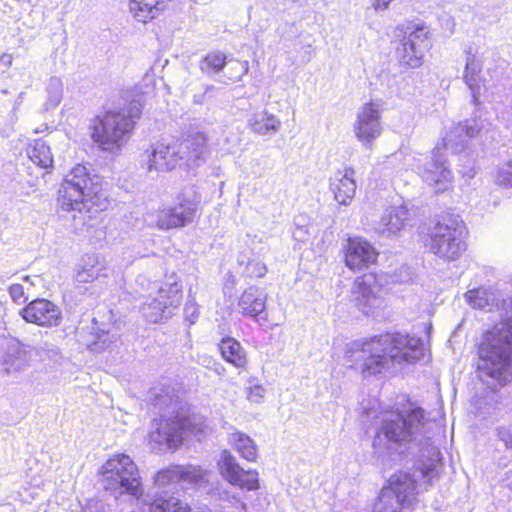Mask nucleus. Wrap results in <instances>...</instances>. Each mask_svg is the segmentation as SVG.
Returning a JSON list of instances; mask_svg holds the SVG:
<instances>
[{"label": "nucleus", "mask_w": 512, "mask_h": 512, "mask_svg": "<svg viewBox=\"0 0 512 512\" xmlns=\"http://www.w3.org/2000/svg\"><path fill=\"white\" fill-rule=\"evenodd\" d=\"M431 425L432 422L420 407L407 412L391 413L383 418L377 429L373 448L376 453L383 454L404 447L415 456L429 458L430 463L421 464L418 470L423 478L430 480L435 474V462L440 455L439 450L431 443Z\"/></svg>", "instance_id": "nucleus-1"}, {"label": "nucleus", "mask_w": 512, "mask_h": 512, "mask_svg": "<svg viewBox=\"0 0 512 512\" xmlns=\"http://www.w3.org/2000/svg\"><path fill=\"white\" fill-rule=\"evenodd\" d=\"M424 355L420 338L386 333L347 344L345 358L351 367L367 377L389 369L394 363L415 362Z\"/></svg>", "instance_id": "nucleus-2"}, {"label": "nucleus", "mask_w": 512, "mask_h": 512, "mask_svg": "<svg viewBox=\"0 0 512 512\" xmlns=\"http://www.w3.org/2000/svg\"><path fill=\"white\" fill-rule=\"evenodd\" d=\"M503 309L502 321L485 333L479 346V377L493 389L512 380V297Z\"/></svg>", "instance_id": "nucleus-3"}, {"label": "nucleus", "mask_w": 512, "mask_h": 512, "mask_svg": "<svg viewBox=\"0 0 512 512\" xmlns=\"http://www.w3.org/2000/svg\"><path fill=\"white\" fill-rule=\"evenodd\" d=\"M153 403L159 409L171 412L172 416L162 415L160 419H154L149 432V439L155 446L153 449L163 451L165 449H177L188 433H196L199 428L196 418L183 410L181 397L170 386L161 385L154 388Z\"/></svg>", "instance_id": "nucleus-4"}, {"label": "nucleus", "mask_w": 512, "mask_h": 512, "mask_svg": "<svg viewBox=\"0 0 512 512\" xmlns=\"http://www.w3.org/2000/svg\"><path fill=\"white\" fill-rule=\"evenodd\" d=\"M103 191V179L90 166L77 164L62 180L57 203L63 211H82L88 203L97 204Z\"/></svg>", "instance_id": "nucleus-5"}, {"label": "nucleus", "mask_w": 512, "mask_h": 512, "mask_svg": "<svg viewBox=\"0 0 512 512\" xmlns=\"http://www.w3.org/2000/svg\"><path fill=\"white\" fill-rule=\"evenodd\" d=\"M100 476L103 488L117 499L122 495L140 499L143 495L138 467L128 455H113L101 466Z\"/></svg>", "instance_id": "nucleus-6"}, {"label": "nucleus", "mask_w": 512, "mask_h": 512, "mask_svg": "<svg viewBox=\"0 0 512 512\" xmlns=\"http://www.w3.org/2000/svg\"><path fill=\"white\" fill-rule=\"evenodd\" d=\"M466 226L459 216L445 215L430 230L426 245L446 260L457 259L466 249Z\"/></svg>", "instance_id": "nucleus-7"}, {"label": "nucleus", "mask_w": 512, "mask_h": 512, "mask_svg": "<svg viewBox=\"0 0 512 512\" xmlns=\"http://www.w3.org/2000/svg\"><path fill=\"white\" fill-rule=\"evenodd\" d=\"M134 122L123 112L108 111L94 127L93 139L104 151L118 152L129 140Z\"/></svg>", "instance_id": "nucleus-8"}, {"label": "nucleus", "mask_w": 512, "mask_h": 512, "mask_svg": "<svg viewBox=\"0 0 512 512\" xmlns=\"http://www.w3.org/2000/svg\"><path fill=\"white\" fill-rule=\"evenodd\" d=\"M397 30L402 33V36L395 47L396 61L404 68H419L429 49L427 27L420 24H408L398 27Z\"/></svg>", "instance_id": "nucleus-9"}, {"label": "nucleus", "mask_w": 512, "mask_h": 512, "mask_svg": "<svg viewBox=\"0 0 512 512\" xmlns=\"http://www.w3.org/2000/svg\"><path fill=\"white\" fill-rule=\"evenodd\" d=\"M416 491L415 476L399 471L388 480L374 504L373 512H403L401 506L410 504Z\"/></svg>", "instance_id": "nucleus-10"}, {"label": "nucleus", "mask_w": 512, "mask_h": 512, "mask_svg": "<svg viewBox=\"0 0 512 512\" xmlns=\"http://www.w3.org/2000/svg\"><path fill=\"white\" fill-rule=\"evenodd\" d=\"M196 204L182 200L174 207L149 211L144 214V222L148 227L169 230L186 226L194 221Z\"/></svg>", "instance_id": "nucleus-11"}, {"label": "nucleus", "mask_w": 512, "mask_h": 512, "mask_svg": "<svg viewBox=\"0 0 512 512\" xmlns=\"http://www.w3.org/2000/svg\"><path fill=\"white\" fill-rule=\"evenodd\" d=\"M386 294L372 274L357 278L352 288L355 305L366 315H377L385 307Z\"/></svg>", "instance_id": "nucleus-12"}, {"label": "nucleus", "mask_w": 512, "mask_h": 512, "mask_svg": "<svg viewBox=\"0 0 512 512\" xmlns=\"http://www.w3.org/2000/svg\"><path fill=\"white\" fill-rule=\"evenodd\" d=\"M181 300V286L174 282L162 286L158 290L156 297H148L141 306V313L146 321L157 323L164 318H168L172 309L180 305Z\"/></svg>", "instance_id": "nucleus-13"}, {"label": "nucleus", "mask_w": 512, "mask_h": 512, "mask_svg": "<svg viewBox=\"0 0 512 512\" xmlns=\"http://www.w3.org/2000/svg\"><path fill=\"white\" fill-rule=\"evenodd\" d=\"M218 467L222 477L241 490L254 491L260 487L259 473L254 469L245 470L242 468L229 450L221 452Z\"/></svg>", "instance_id": "nucleus-14"}, {"label": "nucleus", "mask_w": 512, "mask_h": 512, "mask_svg": "<svg viewBox=\"0 0 512 512\" xmlns=\"http://www.w3.org/2000/svg\"><path fill=\"white\" fill-rule=\"evenodd\" d=\"M381 104L369 102L359 108L354 123L356 138L364 145H370L382 132Z\"/></svg>", "instance_id": "nucleus-15"}, {"label": "nucleus", "mask_w": 512, "mask_h": 512, "mask_svg": "<svg viewBox=\"0 0 512 512\" xmlns=\"http://www.w3.org/2000/svg\"><path fill=\"white\" fill-rule=\"evenodd\" d=\"M20 315L28 322L42 327H56L62 321V311L52 301L38 298L27 304Z\"/></svg>", "instance_id": "nucleus-16"}, {"label": "nucleus", "mask_w": 512, "mask_h": 512, "mask_svg": "<svg viewBox=\"0 0 512 512\" xmlns=\"http://www.w3.org/2000/svg\"><path fill=\"white\" fill-rule=\"evenodd\" d=\"M180 141L157 142L148 156V170L169 171L182 166Z\"/></svg>", "instance_id": "nucleus-17"}, {"label": "nucleus", "mask_w": 512, "mask_h": 512, "mask_svg": "<svg viewBox=\"0 0 512 512\" xmlns=\"http://www.w3.org/2000/svg\"><path fill=\"white\" fill-rule=\"evenodd\" d=\"M489 123L481 118V115L466 120L464 123L455 125L444 137L446 148L454 152H460L464 149L468 140L487 130Z\"/></svg>", "instance_id": "nucleus-18"}, {"label": "nucleus", "mask_w": 512, "mask_h": 512, "mask_svg": "<svg viewBox=\"0 0 512 512\" xmlns=\"http://www.w3.org/2000/svg\"><path fill=\"white\" fill-rule=\"evenodd\" d=\"M378 252L362 238H350L345 253V263L353 271L368 268L377 260Z\"/></svg>", "instance_id": "nucleus-19"}, {"label": "nucleus", "mask_w": 512, "mask_h": 512, "mask_svg": "<svg viewBox=\"0 0 512 512\" xmlns=\"http://www.w3.org/2000/svg\"><path fill=\"white\" fill-rule=\"evenodd\" d=\"M422 179L433 186L436 192L447 189L452 179L451 171L444 165L443 157L440 154V148L433 150L432 158L425 162L420 170Z\"/></svg>", "instance_id": "nucleus-20"}, {"label": "nucleus", "mask_w": 512, "mask_h": 512, "mask_svg": "<svg viewBox=\"0 0 512 512\" xmlns=\"http://www.w3.org/2000/svg\"><path fill=\"white\" fill-rule=\"evenodd\" d=\"M407 225H410V212L405 206H391L387 208L375 225L379 235L390 238L397 235Z\"/></svg>", "instance_id": "nucleus-21"}, {"label": "nucleus", "mask_w": 512, "mask_h": 512, "mask_svg": "<svg viewBox=\"0 0 512 512\" xmlns=\"http://www.w3.org/2000/svg\"><path fill=\"white\" fill-rule=\"evenodd\" d=\"M182 166L194 168L200 166L208 153L207 137L197 132L180 141Z\"/></svg>", "instance_id": "nucleus-22"}, {"label": "nucleus", "mask_w": 512, "mask_h": 512, "mask_svg": "<svg viewBox=\"0 0 512 512\" xmlns=\"http://www.w3.org/2000/svg\"><path fill=\"white\" fill-rule=\"evenodd\" d=\"M482 63L471 51L466 52L465 69L463 80L469 88L472 95V103L475 106L481 104L480 97L486 89L485 79L481 76Z\"/></svg>", "instance_id": "nucleus-23"}, {"label": "nucleus", "mask_w": 512, "mask_h": 512, "mask_svg": "<svg viewBox=\"0 0 512 512\" xmlns=\"http://www.w3.org/2000/svg\"><path fill=\"white\" fill-rule=\"evenodd\" d=\"M267 294L256 286L248 287L240 296L238 306L245 317L266 321Z\"/></svg>", "instance_id": "nucleus-24"}, {"label": "nucleus", "mask_w": 512, "mask_h": 512, "mask_svg": "<svg viewBox=\"0 0 512 512\" xmlns=\"http://www.w3.org/2000/svg\"><path fill=\"white\" fill-rule=\"evenodd\" d=\"M355 171L351 167H345L334 173L330 181V189L334 194L335 200L341 205H348L352 201L356 192V182L354 180Z\"/></svg>", "instance_id": "nucleus-25"}, {"label": "nucleus", "mask_w": 512, "mask_h": 512, "mask_svg": "<svg viewBox=\"0 0 512 512\" xmlns=\"http://www.w3.org/2000/svg\"><path fill=\"white\" fill-rule=\"evenodd\" d=\"M109 268L104 258L98 254H85L76 269L74 278L78 283H89L100 277H107Z\"/></svg>", "instance_id": "nucleus-26"}, {"label": "nucleus", "mask_w": 512, "mask_h": 512, "mask_svg": "<svg viewBox=\"0 0 512 512\" xmlns=\"http://www.w3.org/2000/svg\"><path fill=\"white\" fill-rule=\"evenodd\" d=\"M248 126L258 135L272 137L280 131L282 123L277 116L264 110L252 114Z\"/></svg>", "instance_id": "nucleus-27"}, {"label": "nucleus", "mask_w": 512, "mask_h": 512, "mask_svg": "<svg viewBox=\"0 0 512 512\" xmlns=\"http://www.w3.org/2000/svg\"><path fill=\"white\" fill-rule=\"evenodd\" d=\"M0 363L7 373L22 371L29 366L28 353L18 344L8 345L0 353Z\"/></svg>", "instance_id": "nucleus-28"}, {"label": "nucleus", "mask_w": 512, "mask_h": 512, "mask_svg": "<svg viewBox=\"0 0 512 512\" xmlns=\"http://www.w3.org/2000/svg\"><path fill=\"white\" fill-rule=\"evenodd\" d=\"M218 349L226 362L239 369L246 367L248 362L246 351L236 339L223 338L218 344Z\"/></svg>", "instance_id": "nucleus-29"}, {"label": "nucleus", "mask_w": 512, "mask_h": 512, "mask_svg": "<svg viewBox=\"0 0 512 512\" xmlns=\"http://www.w3.org/2000/svg\"><path fill=\"white\" fill-rule=\"evenodd\" d=\"M228 443L243 459L249 462H255L257 460V445L247 434L234 431L229 434Z\"/></svg>", "instance_id": "nucleus-30"}, {"label": "nucleus", "mask_w": 512, "mask_h": 512, "mask_svg": "<svg viewBox=\"0 0 512 512\" xmlns=\"http://www.w3.org/2000/svg\"><path fill=\"white\" fill-rule=\"evenodd\" d=\"M163 3L164 0H129V11L137 21L146 23L157 17Z\"/></svg>", "instance_id": "nucleus-31"}, {"label": "nucleus", "mask_w": 512, "mask_h": 512, "mask_svg": "<svg viewBox=\"0 0 512 512\" xmlns=\"http://www.w3.org/2000/svg\"><path fill=\"white\" fill-rule=\"evenodd\" d=\"M149 512H190V507L174 496L155 494L149 504Z\"/></svg>", "instance_id": "nucleus-32"}, {"label": "nucleus", "mask_w": 512, "mask_h": 512, "mask_svg": "<svg viewBox=\"0 0 512 512\" xmlns=\"http://www.w3.org/2000/svg\"><path fill=\"white\" fill-rule=\"evenodd\" d=\"M26 153L29 159L37 166L44 169L52 167L53 156L46 141L42 139L35 140L27 147Z\"/></svg>", "instance_id": "nucleus-33"}, {"label": "nucleus", "mask_w": 512, "mask_h": 512, "mask_svg": "<svg viewBox=\"0 0 512 512\" xmlns=\"http://www.w3.org/2000/svg\"><path fill=\"white\" fill-rule=\"evenodd\" d=\"M227 57L222 52H210L208 53L199 64L202 73L208 77H213L226 68Z\"/></svg>", "instance_id": "nucleus-34"}, {"label": "nucleus", "mask_w": 512, "mask_h": 512, "mask_svg": "<svg viewBox=\"0 0 512 512\" xmlns=\"http://www.w3.org/2000/svg\"><path fill=\"white\" fill-rule=\"evenodd\" d=\"M47 100L44 103L45 110L57 107L63 98V82L58 77H50L46 84Z\"/></svg>", "instance_id": "nucleus-35"}, {"label": "nucleus", "mask_w": 512, "mask_h": 512, "mask_svg": "<svg viewBox=\"0 0 512 512\" xmlns=\"http://www.w3.org/2000/svg\"><path fill=\"white\" fill-rule=\"evenodd\" d=\"M177 466V475L179 476V481H186L190 483H198L204 479L205 471L199 467L194 465H185V466Z\"/></svg>", "instance_id": "nucleus-36"}, {"label": "nucleus", "mask_w": 512, "mask_h": 512, "mask_svg": "<svg viewBox=\"0 0 512 512\" xmlns=\"http://www.w3.org/2000/svg\"><path fill=\"white\" fill-rule=\"evenodd\" d=\"M226 77L232 81H239L249 70L247 61L227 60L226 61Z\"/></svg>", "instance_id": "nucleus-37"}, {"label": "nucleus", "mask_w": 512, "mask_h": 512, "mask_svg": "<svg viewBox=\"0 0 512 512\" xmlns=\"http://www.w3.org/2000/svg\"><path fill=\"white\" fill-rule=\"evenodd\" d=\"M177 481H179V476L177 475V466L175 465L159 471L155 476L154 484L155 486L162 488L167 484Z\"/></svg>", "instance_id": "nucleus-38"}, {"label": "nucleus", "mask_w": 512, "mask_h": 512, "mask_svg": "<svg viewBox=\"0 0 512 512\" xmlns=\"http://www.w3.org/2000/svg\"><path fill=\"white\" fill-rule=\"evenodd\" d=\"M496 183L505 188H512V161L498 167Z\"/></svg>", "instance_id": "nucleus-39"}, {"label": "nucleus", "mask_w": 512, "mask_h": 512, "mask_svg": "<svg viewBox=\"0 0 512 512\" xmlns=\"http://www.w3.org/2000/svg\"><path fill=\"white\" fill-rule=\"evenodd\" d=\"M465 297H466L468 303L473 308H479V309L485 308L488 304L487 298L485 297V291H483L481 289L469 290L465 294Z\"/></svg>", "instance_id": "nucleus-40"}, {"label": "nucleus", "mask_w": 512, "mask_h": 512, "mask_svg": "<svg viewBox=\"0 0 512 512\" xmlns=\"http://www.w3.org/2000/svg\"><path fill=\"white\" fill-rule=\"evenodd\" d=\"M266 272V265L258 260H250L245 267V273L247 274V276L251 278L263 277L266 274Z\"/></svg>", "instance_id": "nucleus-41"}, {"label": "nucleus", "mask_w": 512, "mask_h": 512, "mask_svg": "<svg viewBox=\"0 0 512 512\" xmlns=\"http://www.w3.org/2000/svg\"><path fill=\"white\" fill-rule=\"evenodd\" d=\"M497 437L502 441L506 448L512 449V424L500 426L496 429Z\"/></svg>", "instance_id": "nucleus-42"}, {"label": "nucleus", "mask_w": 512, "mask_h": 512, "mask_svg": "<svg viewBox=\"0 0 512 512\" xmlns=\"http://www.w3.org/2000/svg\"><path fill=\"white\" fill-rule=\"evenodd\" d=\"M9 295L12 300L17 304H22L27 300L24 292V287L21 284L15 283L9 287Z\"/></svg>", "instance_id": "nucleus-43"}, {"label": "nucleus", "mask_w": 512, "mask_h": 512, "mask_svg": "<svg viewBox=\"0 0 512 512\" xmlns=\"http://www.w3.org/2000/svg\"><path fill=\"white\" fill-rule=\"evenodd\" d=\"M247 399L251 402H260L265 394V389L261 385H251L247 388Z\"/></svg>", "instance_id": "nucleus-44"}, {"label": "nucleus", "mask_w": 512, "mask_h": 512, "mask_svg": "<svg viewBox=\"0 0 512 512\" xmlns=\"http://www.w3.org/2000/svg\"><path fill=\"white\" fill-rule=\"evenodd\" d=\"M127 117L131 118L135 123V119L139 118L142 112V105L137 101H131L126 110H121Z\"/></svg>", "instance_id": "nucleus-45"}, {"label": "nucleus", "mask_w": 512, "mask_h": 512, "mask_svg": "<svg viewBox=\"0 0 512 512\" xmlns=\"http://www.w3.org/2000/svg\"><path fill=\"white\" fill-rule=\"evenodd\" d=\"M184 315L190 324H194L199 315L197 304L193 301H188L185 304Z\"/></svg>", "instance_id": "nucleus-46"}, {"label": "nucleus", "mask_w": 512, "mask_h": 512, "mask_svg": "<svg viewBox=\"0 0 512 512\" xmlns=\"http://www.w3.org/2000/svg\"><path fill=\"white\" fill-rule=\"evenodd\" d=\"M392 1L393 0H374L372 6L376 12H383L389 8Z\"/></svg>", "instance_id": "nucleus-47"}, {"label": "nucleus", "mask_w": 512, "mask_h": 512, "mask_svg": "<svg viewBox=\"0 0 512 512\" xmlns=\"http://www.w3.org/2000/svg\"><path fill=\"white\" fill-rule=\"evenodd\" d=\"M306 233L307 231L304 227L297 226L293 231V237L300 242H304L306 240Z\"/></svg>", "instance_id": "nucleus-48"}, {"label": "nucleus", "mask_w": 512, "mask_h": 512, "mask_svg": "<svg viewBox=\"0 0 512 512\" xmlns=\"http://www.w3.org/2000/svg\"><path fill=\"white\" fill-rule=\"evenodd\" d=\"M231 502H232L233 504H239V505H240V507H241L243 510H246V503H245V502H243V501H241V500H240V498L238 497V495L233 494V495L231 496Z\"/></svg>", "instance_id": "nucleus-49"}, {"label": "nucleus", "mask_w": 512, "mask_h": 512, "mask_svg": "<svg viewBox=\"0 0 512 512\" xmlns=\"http://www.w3.org/2000/svg\"><path fill=\"white\" fill-rule=\"evenodd\" d=\"M0 60H1L4 64H6V65H8V66H11V64H12V60H13V57H12V55H11V54H3V55L0 57Z\"/></svg>", "instance_id": "nucleus-50"}, {"label": "nucleus", "mask_w": 512, "mask_h": 512, "mask_svg": "<svg viewBox=\"0 0 512 512\" xmlns=\"http://www.w3.org/2000/svg\"><path fill=\"white\" fill-rule=\"evenodd\" d=\"M215 371L217 372V374L221 375L225 371V368L220 364H217V368H215Z\"/></svg>", "instance_id": "nucleus-51"}, {"label": "nucleus", "mask_w": 512, "mask_h": 512, "mask_svg": "<svg viewBox=\"0 0 512 512\" xmlns=\"http://www.w3.org/2000/svg\"><path fill=\"white\" fill-rule=\"evenodd\" d=\"M22 96H23V93H20L19 94V101H22Z\"/></svg>", "instance_id": "nucleus-52"}, {"label": "nucleus", "mask_w": 512, "mask_h": 512, "mask_svg": "<svg viewBox=\"0 0 512 512\" xmlns=\"http://www.w3.org/2000/svg\"><path fill=\"white\" fill-rule=\"evenodd\" d=\"M23 280H24V281H29V277H28V276H25V277H23Z\"/></svg>", "instance_id": "nucleus-53"}, {"label": "nucleus", "mask_w": 512, "mask_h": 512, "mask_svg": "<svg viewBox=\"0 0 512 512\" xmlns=\"http://www.w3.org/2000/svg\"><path fill=\"white\" fill-rule=\"evenodd\" d=\"M2 93H3V94H7V93H8V91H7L6 89H4V90H2Z\"/></svg>", "instance_id": "nucleus-54"}, {"label": "nucleus", "mask_w": 512, "mask_h": 512, "mask_svg": "<svg viewBox=\"0 0 512 512\" xmlns=\"http://www.w3.org/2000/svg\"><path fill=\"white\" fill-rule=\"evenodd\" d=\"M212 89H213V86H209V87L207 88V90H212Z\"/></svg>", "instance_id": "nucleus-55"}]
</instances>
